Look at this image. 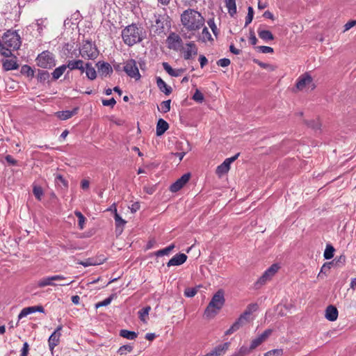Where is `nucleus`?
Returning a JSON list of instances; mask_svg holds the SVG:
<instances>
[{
	"mask_svg": "<svg viewBox=\"0 0 356 356\" xmlns=\"http://www.w3.org/2000/svg\"><path fill=\"white\" fill-rule=\"evenodd\" d=\"M180 20L184 29L189 32L188 35L183 34L186 39H191L205 25V19L202 13L192 8L185 10L181 14Z\"/></svg>",
	"mask_w": 356,
	"mask_h": 356,
	"instance_id": "obj_1",
	"label": "nucleus"
},
{
	"mask_svg": "<svg viewBox=\"0 0 356 356\" xmlns=\"http://www.w3.org/2000/svg\"><path fill=\"white\" fill-rule=\"evenodd\" d=\"M225 293L223 290L219 289L212 297L210 302L204 310V316L207 318H213L225 305Z\"/></svg>",
	"mask_w": 356,
	"mask_h": 356,
	"instance_id": "obj_2",
	"label": "nucleus"
},
{
	"mask_svg": "<svg viewBox=\"0 0 356 356\" xmlns=\"http://www.w3.org/2000/svg\"><path fill=\"white\" fill-rule=\"evenodd\" d=\"M122 37L125 44L132 46L142 40L141 33L135 25L127 26L122 32Z\"/></svg>",
	"mask_w": 356,
	"mask_h": 356,
	"instance_id": "obj_3",
	"label": "nucleus"
},
{
	"mask_svg": "<svg viewBox=\"0 0 356 356\" xmlns=\"http://www.w3.org/2000/svg\"><path fill=\"white\" fill-rule=\"evenodd\" d=\"M315 88L316 84L314 79L308 72L301 74L296 80V91L308 92Z\"/></svg>",
	"mask_w": 356,
	"mask_h": 356,
	"instance_id": "obj_4",
	"label": "nucleus"
},
{
	"mask_svg": "<svg viewBox=\"0 0 356 356\" xmlns=\"http://www.w3.org/2000/svg\"><path fill=\"white\" fill-rule=\"evenodd\" d=\"M3 43L10 49H18L21 46V39L16 31H8L2 37Z\"/></svg>",
	"mask_w": 356,
	"mask_h": 356,
	"instance_id": "obj_5",
	"label": "nucleus"
},
{
	"mask_svg": "<svg viewBox=\"0 0 356 356\" xmlns=\"http://www.w3.org/2000/svg\"><path fill=\"white\" fill-rule=\"evenodd\" d=\"M280 266L278 264H272L268 269H266L263 275L257 280L255 285L257 287H260L266 284L268 282L270 281L275 274L278 272Z\"/></svg>",
	"mask_w": 356,
	"mask_h": 356,
	"instance_id": "obj_6",
	"label": "nucleus"
},
{
	"mask_svg": "<svg viewBox=\"0 0 356 356\" xmlns=\"http://www.w3.org/2000/svg\"><path fill=\"white\" fill-rule=\"evenodd\" d=\"M79 53L82 58L88 60L95 59L99 54L96 47L88 41L83 43L79 49Z\"/></svg>",
	"mask_w": 356,
	"mask_h": 356,
	"instance_id": "obj_7",
	"label": "nucleus"
},
{
	"mask_svg": "<svg viewBox=\"0 0 356 356\" xmlns=\"http://www.w3.org/2000/svg\"><path fill=\"white\" fill-rule=\"evenodd\" d=\"M37 64L42 68H51L56 65L53 54L49 51H43L36 58Z\"/></svg>",
	"mask_w": 356,
	"mask_h": 356,
	"instance_id": "obj_8",
	"label": "nucleus"
},
{
	"mask_svg": "<svg viewBox=\"0 0 356 356\" xmlns=\"http://www.w3.org/2000/svg\"><path fill=\"white\" fill-rule=\"evenodd\" d=\"M123 69L129 77L134 79L136 81L140 79L141 76L135 60L129 59L127 60Z\"/></svg>",
	"mask_w": 356,
	"mask_h": 356,
	"instance_id": "obj_9",
	"label": "nucleus"
},
{
	"mask_svg": "<svg viewBox=\"0 0 356 356\" xmlns=\"http://www.w3.org/2000/svg\"><path fill=\"white\" fill-rule=\"evenodd\" d=\"M239 156V153L235 154L234 156L226 159L222 163L218 165L216 170V173L218 177H222V175L227 174L229 169L230 165L233 163Z\"/></svg>",
	"mask_w": 356,
	"mask_h": 356,
	"instance_id": "obj_10",
	"label": "nucleus"
},
{
	"mask_svg": "<svg viewBox=\"0 0 356 356\" xmlns=\"http://www.w3.org/2000/svg\"><path fill=\"white\" fill-rule=\"evenodd\" d=\"M166 42L168 48L175 51L179 50L183 44L181 37L175 33H171L168 36Z\"/></svg>",
	"mask_w": 356,
	"mask_h": 356,
	"instance_id": "obj_11",
	"label": "nucleus"
},
{
	"mask_svg": "<svg viewBox=\"0 0 356 356\" xmlns=\"http://www.w3.org/2000/svg\"><path fill=\"white\" fill-rule=\"evenodd\" d=\"M64 280H65V277L61 275L45 277L40 279L38 282L37 285L40 288H43L47 286H56V284L54 283L55 281H62Z\"/></svg>",
	"mask_w": 356,
	"mask_h": 356,
	"instance_id": "obj_12",
	"label": "nucleus"
},
{
	"mask_svg": "<svg viewBox=\"0 0 356 356\" xmlns=\"http://www.w3.org/2000/svg\"><path fill=\"white\" fill-rule=\"evenodd\" d=\"M183 54L185 60H190L197 54V47L193 42L186 44L183 49Z\"/></svg>",
	"mask_w": 356,
	"mask_h": 356,
	"instance_id": "obj_13",
	"label": "nucleus"
},
{
	"mask_svg": "<svg viewBox=\"0 0 356 356\" xmlns=\"http://www.w3.org/2000/svg\"><path fill=\"white\" fill-rule=\"evenodd\" d=\"M190 177H191L190 173H186V174H184V175H182L179 179H178L175 183H173L170 186V191L172 193L179 191L189 181Z\"/></svg>",
	"mask_w": 356,
	"mask_h": 356,
	"instance_id": "obj_14",
	"label": "nucleus"
},
{
	"mask_svg": "<svg viewBox=\"0 0 356 356\" xmlns=\"http://www.w3.org/2000/svg\"><path fill=\"white\" fill-rule=\"evenodd\" d=\"M272 330L267 329L257 338L252 339L250 343V348L255 349L257 347L261 345L270 337V335L272 334Z\"/></svg>",
	"mask_w": 356,
	"mask_h": 356,
	"instance_id": "obj_15",
	"label": "nucleus"
},
{
	"mask_svg": "<svg viewBox=\"0 0 356 356\" xmlns=\"http://www.w3.org/2000/svg\"><path fill=\"white\" fill-rule=\"evenodd\" d=\"M98 72L101 76L105 77L113 72V69L111 65L104 61H99L97 63Z\"/></svg>",
	"mask_w": 356,
	"mask_h": 356,
	"instance_id": "obj_16",
	"label": "nucleus"
},
{
	"mask_svg": "<svg viewBox=\"0 0 356 356\" xmlns=\"http://www.w3.org/2000/svg\"><path fill=\"white\" fill-rule=\"evenodd\" d=\"M187 256L184 253L177 254L173 256L167 263L168 267L180 266L187 260Z\"/></svg>",
	"mask_w": 356,
	"mask_h": 356,
	"instance_id": "obj_17",
	"label": "nucleus"
},
{
	"mask_svg": "<svg viewBox=\"0 0 356 356\" xmlns=\"http://www.w3.org/2000/svg\"><path fill=\"white\" fill-rule=\"evenodd\" d=\"M338 314L337 309L333 305H329L325 311V317L330 321H336L338 318Z\"/></svg>",
	"mask_w": 356,
	"mask_h": 356,
	"instance_id": "obj_18",
	"label": "nucleus"
},
{
	"mask_svg": "<svg viewBox=\"0 0 356 356\" xmlns=\"http://www.w3.org/2000/svg\"><path fill=\"white\" fill-rule=\"evenodd\" d=\"M201 29H202V33L197 35V40L201 41L202 42H207L213 40L212 35L210 33L207 27H206L204 25V26Z\"/></svg>",
	"mask_w": 356,
	"mask_h": 356,
	"instance_id": "obj_19",
	"label": "nucleus"
},
{
	"mask_svg": "<svg viewBox=\"0 0 356 356\" xmlns=\"http://www.w3.org/2000/svg\"><path fill=\"white\" fill-rule=\"evenodd\" d=\"M164 70L171 76H179L184 72V69H173L168 63L164 62L162 64Z\"/></svg>",
	"mask_w": 356,
	"mask_h": 356,
	"instance_id": "obj_20",
	"label": "nucleus"
},
{
	"mask_svg": "<svg viewBox=\"0 0 356 356\" xmlns=\"http://www.w3.org/2000/svg\"><path fill=\"white\" fill-rule=\"evenodd\" d=\"M169 128L168 123L163 119H159L156 124V136L163 135Z\"/></svg>",
	"mask_w": 356,
	"mask_h": 356,
	"instance_id": "obj_21",
	"label": "nucleus"
},
{
	"mask_svg": "<svg viewBox=\"0 0 356 356\" xmlns=\"http://www.w3.org/2000/svg\"><path fill=\"white\" fill-rule=\"evenodd\" d=\"M60 333L53 332L48 339L49 347L51 351H53L54 348L59 343Z\"/></svg>",
	"mask_w": 356,
	"mask_h": 356,
	"instance_id": "obj_22",
	"label": "nucleus"
},
{
	"mask_svg": "<svg viewBox=\"0 0 356 356\" xmlns=\"http://www.w3.org/2000/svg\"><path fill=\"white\" fill-rule=\"evenodd\" d=\"M155 25L156 31L161 33L164 31V23L167 22L166 17L162 15L155 16Z\"/></svg>",
	"mask_w": 356,
	"mask_h": 356,
	"instance_id": "obj_23",
	"label": "nucleus"
},
{
	"mask_svg": "<svg viewBox=\"0 0 356 356\" xmlns=\"http://www.w3.org/2000/svg\"><path fill=\"white\" fill-rule=\"evenodd\" d=\"M156 84L159 90L166 95H169L172 92L171 87L168 86L161 77L156 78Z\"/></svg>",
	"mask_w": 356,
	"mask_h": 356,
	"instance_id": "obj_24",
	"label": "nucleus"
},
{
	"mask_svg": "<svg viewBox=\"0 0 356 356\" xmlns=\"http://www.w3.org/2000/svg\"><path fill=\"white\" fill-rule=\"evenodd\" d=\"M229 347V343L225 342L223 344L218 345L211 352L216 356H220L225 353Z\"/></svg>",
	"mask_w": 356,
	"mask_h": 356,
	"instance_id": "obj_25",
	"label": "nucleus"
},
{
	"mask_svg": "<svg viewBox=\"0 0 356 356\" xmlns=\"http://www.w3.org/2000/svg\"><path fill=\"white\" fill-rule=\"evenodd\" d=\"M77 108H74L72 111H64L56 113V116L61 120H65L72 118L77 113Z\"/></svg>",
	"mask_w": 356,
	"mask_h": 356,
	"instance_id": "obj_26",
	"label": "nucleus"
},
{
	"mask_svg": "<svg viewBox=\"0 0 356 356\" xmlns=\"http://www.w3.org/2000/svg\"><path fill=\"white\" fill-rule=\"evenodd\" d=\"M112 207H114V219L115 221V225H116L117 229L118 227L123 228L127 223L126 220L122 219L120 217V216L118 213L115 204H113ZM122 229H121L120 232H122Z\"/></svg>",
	"mask_w": 356,
	"mask_h": 356,
	"instance_id": "obj_27",
	"label": "nucleus"
},
{
	"mask_svg": "<svg viewBox=\"0 0 356 356\" xmlns=\"http://www.w3.org/2000/svg\"><path fill=\"white\" fill-rule=\"evenodd\" d=\"M55 184L60 188L67 189L68 188L67 181L60 174L55 175Z\"/></svg>",
	"mask_w": 356,
	"mask_h": 356,
	"instance_id": "obj_28",
	"label": "nucleus"
},
{
	"mask_svg": "<svg viewBox=\"0 0 356 356\" xmlns=\"http://www.w3.org/2000/svg\"><path fill=\"white\" fill-rule=\"evenodd\" d=\"M250 318L242 313L237 320L234 323L239 330L242 326L250 322Z\"/></svg>",
	"mask_w": 356,
	"mask_h": 356,
	"instance_id": "obj_29",
	"label": "nucleus"
},
{
	"mask_svg": "<svg viewBox=\"0 0 356 356\" xmlns=\"http://www.w3.org/2000/svg\"><path fill=\"white\" fill-rule=\"evenodd\" d=\"M86 74L90 80H94L97 77V72L95 69L92 66L91 63H87L86 64Z\"/></svg>",
	"mask_w": 356,
	"mask_h": 356,
	"instance_id": "obj_30",
	"label": "nucleus"
},
{
	"mask_svg": "<svg viewBox=\"0 0 356 356\" xmlns=\"http://www.w3.org/2000/svg\"><path fill=\"white\" fill-rule=\"evenodd\" d=\"M3 67L5 70L8 71L17 70L19 65L15 60H5L3 61Z\"/></svg>",
	"mask_w": 356,
	"mask_h": 356,
	"instance_id": "obj_31",
	"label": "nucleus"
},
{
	"mask_svg": "<svg viewBox=\"0 0 356 356\" xmlns=\"http://www.w3.org/2000/svg\"><path fill=\"white\" fill-rule=\"evenodd\" d=\"M228 13L231 16H234L236 13V6L235 0H225Z\"/></svg>",
	"mask_w": 356,
	"mask_h": 356,
	"instance_id": "obj_32",
	"label": "nucleus"
},
{
	"mask_svg": "<svg viewBox=\"0 0 356 356\" xmlns=\"http://www.w3.org/2000/svg\"><path fill=\"white\" fill-rule=\"evenodd\" d=\"M258 35L259 38L264 40H273L274 39V36L270 31L268 30H258Z\"/></svg>",
	"mask_w": 356,
	"mask_h": 356,
	"instance_id": "obj_33",
	"label": "nucleus"
},
{
	"mask_svg": "<svg viewBox=\"0 0 356 356\" xmlns=\"http://www.w3.org/2000/svg\"><path fill=\"white\" fill-rule=\"evenodd\" d=\"M66 69L67 66L65 65H62L56 68L52 72L53 79L54 80L58 79L63 74Z\"/></svg>",
	"mask_w": 356,
	"mask_h": 356,
	"instance_id": "obj_34",
	"label": "nucleus"
},
{
	"mask_svg": "<svg viewBox=\"0 0 356 356\" xmlns=\"http://www.w3.org/2000/svg\"><path fill=\"white\" fill-rule=\"evenodd\" d=\"M81 64H83V61L82 60H69L67 62V65H65L70 70H77L78 68H81Z\"/></svg>",
	"mask_w": 356,
	"mask_h": 356,
	"instance_id": "obj_35",
	"label": "nucleus"
},
{
	"mask_svg": "<svg viewBox=\"0 0 356 356\" xmlns=\"http://www.w3.org/2000/svg\"><path fill=\"white\" fill-rule=\"evenodd\" d=\"M120 335L125 339L133 340L136 339L138 336L137 333L133 331H129L127 330H121L120 332Z\"/></svg>",
	"mask_w": 356,
	"mask_h": 356,
	"instance_id": "obj_36",
	"label": "nucleus"
},
{
	"mask_svg": "<svg viewBox=\"0 0 356 356\" xmlns=\"http://www.w3.org/2000/svg\"><path fill=\"white\" fill-rule=\"evenodd\" d=\"M175 244H171L169 246L163 248V249H161V250H159L158 251H156L154 254L156 256V257H162V256H164V255H168L170 254V252L175 248Z\"/></svg>",
	"mask_w": 356,
	"mask_h": 356,
	"instance_id": "obj_37",
	"label": "nucleus"
},
{
	"mask_svg": "<svg viewBox=\"0 0 356 356\" xmlns=\"http://www.w3.org/2000/svg\"><path fill=\"white\" fill-rule=\"evenodd\" d=\"M49 78V73L47 71L39 70L37 74V79L40 83H44Z\"/></svg>",
	"mask_w": 356,
	"mask_h": 356,
	"instance_id": "obj_38",
	"label": "nucleus"
},
{
	"mask_svg": "<svg viewBox=\"0 0 356 356\" xmlns=\"http://www.w3.org/2000/svg\"><path fill=\"white\" fill-rule=\"evenodd\" d=\"M35 312V307H29L24 308L18 315V318L22 319L27 315Z\"/></svg>",
	"mask_w": 356,
	"mask_h": 356,
	"instance_id": "obj_39",
	"label": "nucleus"
},
{
	"mask_svg": "<svg viewBox=\"0 0 356 356\" xmlns=\"http://www.w3.org/2000/svg\"><path fill=\"white\" fill-rule=\"evenodd\" d=\"M334 248L331 245H327L323 253L325 259H330L334 257Z\"/></svg>",
	"mask_w": 356,
	"mask_h": 356,
	"instance_id": "obj_40",
	"label": "nucleus"
},
{
	"mask_svg": "<svg viewBox=\"0 0 356 356\" xmlns=\"http://www.w3.org/2000/svg\"><path fill=\"white\" fill-rule=\"evenodd\" d=\"M150 310L151 307L147 306L138 312L139 318L143 322L146 323V320Z\"/></svg>",
	"mask_w": 356,
	"mask_h": 356,
	"instance_id": "obj_41",
	"label": "nucleus"
},
{
	"mask_svg": "<svg viewBox=\"0 0 356 356\" xmlns=\"http://www.w3.org/2000/svg\"><path fill=\"white\" fill-rule=\"evenodd\" d=\"M258 309V305L256 303L250 304L247 306L245 310L243 312L246 316L250 318L253 312H256Z\"/></svg>",
	"mask_w": 356,
	"mask_h": 356,
	"instance_id": "obj_42",
	"label": "nucleus"
},
{
	"mask_svg": "<svg viewBox=\"0 0 356 356\" xmlns=\"http://www.w3.org/2000/svg\"><path fill=\"white\" fill-rule=\"evenodd\" d=\"M21 72L28 77L33 78L34 76V70L27 65H24L22 67Z\"/></svg>",
	"mask_w": 356,
	"mask_h": 356,
	"instance_id": "obj_43",
	"label": "nucleus"
},
{
	"mask_svg": "<svg viewBox=\"0 0 356 356\" xmlns=\"http://www.w3.org/2000/svg\"><path fill=\"white\" fill-rule=\"evenodd\" d=\"M133 350V346L131 345H124L119 348L118 353L120 355H124L128 353H131Z\"/></svg>",
	"mask_w": 356,
	"mask_h": 356,
	"instance_id": "obj_44",
	"label": "nucleus"
},
{
	"mask_svg": "<svg viewBox=\"0 0 356 356\" xmlns=\"http://www.w3.org/2000/svg\"><path fill=\"white\" fill-rule=\"evenodd\" d=\"M33 193L35 197L38 200H40L42 199V197L43 196V194H44L42 188L38 186H33Z\"/></svg>",
	"mask_w": 356,
	"mask_h": 356,
	"instance_id": "obj_45",
	"label": "nucleus"
},
{
	"mask_svg": "<svg viewBox=\"0 0 356 356\" xmlns=\"http://www.w3.org/2000/svg\"><path fill=\"white\" fill-rule=\"evenodd\" d=\"M74 214L79 219V227L80 229H83L84 227V224H85V221H86V218H85L84 216L79 211H76L74 212Z\"/></svg>",
	"mask_w": 356,
	"mask_h": 356,
	"instance_id": "obj_46",
	"label": "nucleus"
},
{
	"mask_svg": "<svg viewBox=\"0 0 356 356\" xmlns=\"http://www.w3.org/2000/svg\"><path fill=\"white\" fill-rule=\"evenodd\" d=\"M254 62L257 63L261 67L266 69L268 71L273 72L276 70V66L273 65L271 64L262 63L259 60H254Z\"/></svg>",
	"mask_w": 356,
	"mask_h": 356,
	"instance_id": "obj_47",
	"label": "nucleus"
},
{
	"mask_svg": "<svg viewBox=\"0 0 356 356\" xmlns=\"http://www.w3.org/2000/svg\"><path fill=\"white\" fill-rule=\"evenodd\" d=\"M9 47H7L3 43H1L0 44V53L1 54H2L3 56H6V57H10L12 55V53H11V49H8Z\"/></svg>",
	"mask_w": 356,
	"mask_h": 356,
	"instance_id": "obj_48",
	"label": "nucleus"
},
{
	"mask_svg": "<svg viewBox=\"0 0 356 356\" xmlns=\"http://www.w3.org/2000/svg\"><path fill=\"white\" fill-rule=\"evenodd\" d=\"M170 103H171V101L170 99L162 102L160 105L159 109L163 113H168L170 110Z\"/></svg>",
	"mask_w": 356,
	"mask_h": 356,
	"instance_id": "obj_49",
	"label": "nucleus"
},
{
	"mask_svg": "<svg viewBox=\"0 0 356 356\" xmlns=\"http://www.w3.org/2000/svg\"><path fill=\"white\" fill-rule=\"evenodd\" d=\"M197 293V287L195 288H187L184 291L185 296L188 298H192L196 295Z\"/></svg>",
	"mask_w": 356,
	"mask_h": 356,
	"instance_id": "obj_50",
	"label": "nucleus"
},
{
	"mask_svg": "<svg viewBox=\"0 0 356 356\" xmlns=\"http://www.w3.org/2000/svg\"><path fill=\"white\" fill-rule=\"evenodd\" d=\"M283 354V350L280 349H274L270 351H268L264 354V356H282Z\"/></svg>",
	"mask_w": 356,
	"mask_h": 356,
	"instance_id": "obj_51",
	"label": "nucleus"
},
{
	"mask_svg": "<svg viewBox=\"0 0 356 356\" xmlns=\"http://www.w3.org/2000/svg\"><path fill=\"white\" fill-rule=\"evenodd\" d=\"M193 99L201 103L204 100V95L198 89H197L193 96Z\"/></svg>",
	"mask_w": 356,
	"mask_h": 356,
	"instance_id": "obj_52",
	"label": "nucleus"
},
{
	"mask_svg": "<svg viewBox=\"0 0 356 356\" xmlns=\"http://www.w3.org/2000/svg\"><path fill=\"white\" fill-rule=\"evenodd\" d=\"M78 264L82 265L84 267H88V266H95V265L98 264L97 263L94 262L93 259H90V258L87 259L86 261H79Z\"/></svg>",
	"mask_w": 356,
	"mask_h": 356,
	"instance_id": "obj_53",
	"label": "nucleus"
},
{
	"mask_svg": "<svg viewBox=\"0 0 356 356\" xmlns=\"http://www.w3.org/2000/svg\"><path fill=\"white\" fill-rule=\"evenodd\" d=\"M254 349H251L250 346L246 347L245 346H241L240 349L238 350L239 354L242 355L243 356H245L246 355H248L252 350Z\"/></svg>",
	"mask_w": 356,
	"mask_h": 356,
	"instance_id": "obj_54",
	"label": "nucleus"
},
{
	"mask_svg": "<svg viewBox=\"0 0 356 356\" xmlns=\"http://www.w3.org/2000/svg\"><path fill=\"white\" fill-rule=\"evenodd\" d=\"M111 300H112V298L111 297L106 298L103 301L97 302L95 305V307L96 308H99L100 307L107 306V305H108L111 303Z\"/></svg>",
	"mask_w": 356,
	"mask_h": 356,
	"instance_id": "obj_55",
	"label": "nucleus"
},
{
	"mask_svg": "<svg viewBox=\"0 0 356 356\" xmlns=\"http://www.w3.org/2000/svg\"><path fill=\"white\" fill-rule=\"evenodd\" d=\"M259 51L264 54L273 53V49L268 46H259L257 47Z\"/></svg>",
	"mask_w": 356,
	"mask_h": 356,
	"instance_id": "obj_56",
	"label": "nucleus"
},
{
	"mask_svg": "<svg viewBox=\"0 0 356 356\" xmlns=\"http://www.w3.org/2000/svg\"><path fill=\"white\" fill-rule=\"evenodd\" d=\"M102 104L104 106H111L113 107L114 105L116 104V101L114 98H111L110 99H104L102 100Z\"/></svg>",
	"mask_w": 356,
	"mask_h": 356,
	"instance_id": "obj_57",
	"label": "nucleus"
},
{
	"mask_svg": "<svg viewBox=\"0 0 356 356\" xmlns=\"http://www.w3.org/2000/svg\"><path fill=\"white\" fill-rule=\"evenodd\" d=\"M217 64L219 65V66H221V67H227L228 65H229L230 64V60L228 58H221L220 59L218 62H217Z\"/></svg>",
	"mask_w": 356,
	"mask_h": 356,
	"instance_id": "obj_58",
	"label": "nucleus"
},
{
	"mask_svg": "<svg viewBox=\"0 0 356 356\" xmlns=\"http://www.w3.org/2000/svg\"><path fill=\"white\" fill-rule=\"evenodd\" d=\"M29 346L27 342H24L21 350V356H27L29 353Z\"/></svg>",
	"mask_w": 356,
	"mask_h": 356,
	"instance_id": "obj_59",
	"label": "nucleus"
},
{
	"mask_svg": "<svg viewBox=\"0 0 356 356\" xmlns=\"http://www.w3.org/2000/svg\"><path fill=\"white\" fill-rule=\"evenodd\" d=\"M356 25V20H351V21H349L345 25H344V32L348 31L349 29H350L352 27L355 26Z\"/></svg>",
	"mask_w": 356,
	"mask_h": 356,
	"instance_id": "obj_60",
	"label": "nucleus"
},
{
	"mask_svg": "<svg viewBox=\"0 0 356 356\" xmlns=\"http://www.w3.org/2000/svg\"><path fill=\"white\" fill-rule=\"evenodd\" d=\"M144 191L147 193L151 195L154 193L156 191V186H146L144 187Z\"/></svg>",
	"mask_w": 356,
	"mask_h": 356,
	"instance_id": "obj_61",
	"label": "nucleus"
},
{
	"mask_svg": "<svg viewBox=\"0 0 356 356\" xmlns=\"http://www.w3.org/2000/svg\"><path fill=\"white\" fill-rule=\"evenodd\" d=\"M207 24L209 26V27L211 29L213 33L216 35V34L217 27H216V26L215 24L214 21L213 19H209L207 22Z\"/></svg>",
	"mask_w": 356,
	"mask_h": 356,
	"instance_id": "obj_62",
	"label": "nucleus"
},
{
	"mask_svg": "<svg viewBox=\"0 0 356 356\" xmlns=\"http://www.w3.org/2000/svg\"><path fill=\"white\" fill-rule=\"evenodd\" d=\"M140 206L139 202H136L131 204V206L130 207V209L132 213H136L137 211L140 209Z\"/></svg>",
	"mask_w": 356,
	"mask_h": 356,
	"instance_id": "obj_63",
	"label": "nucleus"
},
{
	"mask_svg": "<svg viewBox=\"0 0 356 356\" xmlns=\"http://www.w3.org/2000/svg\"><path fill=\"white\" fill-rule=\"evenodd\" d=\"M199 60H200V66L202 68H203L207 65V61H208L207 58L203 55H201L200 56Z\"/></svg>",
	"mask_w": 356,
	"mask_h": 356,
	"instance_id": "obj_64",
	"label": "nucleus"
}]
</instances>
